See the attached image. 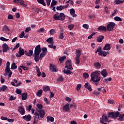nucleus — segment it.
Here are the masks:
<instances>
[{
  "mask_svg": "<svg viewBox=\"0 0 124 124\" xmlns=\"http://www.w3.org/2000/svg\"><path fill=\"white\" fill-rule=\"evenodd\" d=\"M99 75H100V71L95 70V72L91 73V80L94 83L100 82L101 78L99 77Z\"/></svg>",
  "mask_w": 124,
  "mask_h": 124,
  "instance_id": "1",
  "label": "nucleus"
},
{
  "mask_svg": "<svg viewBox=\"0 0 124 124\" xmlns=\"http://www.w3.org/2000/svg\"><path fill=\"white\" fill-rule=\"evenodd\" d=\"M53 17L54 20L62 21H64L65 19V15L63 13H60V15H59L58 12H57V14L53 15Z\"/></svg>",
  "mask_w": 124,
  "mask_h": 124,
  "instance_id": "2",
  "label": "nucleus"
},
{
  "mask_svg": "<svg viewBox=\"0 0 124 124\" xmlns=\"http://www.w3.org/2000/svg\"><path fill=\"white\" fill-rule=\"evenodd\" d=\"M108 118H111L116 119L118 118V112L117 111L115 112H108Z\"/></svg>",
  "mask_w": 124,
  "mask_h": 124,
  "instance_id": "3",
  "label": "nucleus"
},
{
  "mask_svg": "<svg viewBox=\"0 0 124 124\" xmlns=\"http://www.w3.org/2000/svg\"><path fill=\"white\" fill-rule=\"evenodd\" d=\"M116 24L114 22H111L107 26V30L108 31H112L114 30V26Z\"/></svg>",
  "mask_w": 124,
  "mask_h": 124,
  "instance_id": "4",
  "label": "nucleus"
},
{
  "mask_svg": "<svg viewBox=\"0 0 124 124\" xmlns=\"http://www.w3.org/2000/svg\"><path fill=\"white\" fill-rule=\"evenodd\" d=\"M34 120L33 122V124H37L38 122V120H41V118L39 117L38 112H34V116H33Z\"/></svg>",
  "mask_w": 124,
  "mask_h": 124,
  "instance_id": "5",
  "label": "nucleus"
},
{
  "mask_svg": "<svg viewBox=\"0 0 124 124\" xmlns=\"http://www.w3.org/2000/svg\"><path fill=\"white\" fill-rule=\"evenodd\" d=\"M36 112H38L40 119H43L44 118L45 116V111L44 109H38L37 108Z\"/></svg>",
  "mask_w": 124,
  "mask_h": 124,
  "instance_id": "6",
  "label": "nucleus"
},
{
  "mask_svg": "<svg viewBox=\"0 0 124 124\" xmlns=\"http://www.w3.org/2000/svg\"><path fill=\"white\" fill-rule=\"evenodd\" d=\"M42 52V49L41 47V45H38L35 47L34 53L35 55H37L40 54Z\"/></svg>",
  "mask_w": 124,
  "mask_h": 124,
  "instance_id": "7",
  "label": "nucleus"
},
{
  "mask_svg": "<svg viewBox=\"0 0 124 124\" xmlns=\"http://www.w3.org/2000/svg\"><path fill=\"white\" fill-rule=\"evenodd\" d=\"M65 68L67 69H69L70 70H72L73 69L72 62L71 61H67L65 62Z\"/></svg>",
  "mask_w": 124,
  "mask_h": 124,
  "instance_id": "8",
  "label": "nucleus"
},
{
  "mask_svg": "<svg viewBox=\"0 0 124 124\" xmlns=\"http://www.w3.org/2000/svg\"><path fill=\"white\" fill-rule=\"evenodd\" d=\"M25 54L24 49H22L21 47H19V50L18 51V53H16V57L18 58L21 57Z\"/></svg>",
  "mask_w": 124,
  "mask_h": 124,
  "instance_id": "9",
  "label": "nucleus"
},
{
  "mask_svg": "<svg viewBox=\"0 0 124 124\" xmlns=\"http://www.w3.org/2000/svg\"><path fill=\"white\" fill-rule=\"evenodd\" d=\"M2 48L3 52H7V51L10 49V47L6 43H4L2 45Z\"/></svg>",
  "mask_w": 124,
  "mask_h": 124,
  "instance_id": "10",
  "label": "nucleus"
},
{
  "mask_svg": "<svg viewBox=\"0 0 124 124\" xmlns=\"http://www.w3.org/2000/svg\"><path fill=\"white\" fill-rule=\"evenodd\" d=\"M117 112H118V114L117 116L119 118H117V120L119 121V122H124V114H121L120 112L117 111Z\"/></svg>",
  "mask_w": 124,
  "mask_h": 124,
  "instance_id": "11",
  "label": "nucleus"
},
{
  "mask_svg": "<svg viewBox=\"0 0 124 124\" xmlns=\"http://www.w3.org/2000/svg\"><path fill=\"white\" fill-rule=\"evenodd\" d=\"M18 111L19 112L20 114L22 115H24L25 112V108L22 106H18Z\"/></svg>",
  "mask_w": 124,
  "mask_h": 124,
  "instance_id": "12",
  "label": "nucleus"
},
{
  "mask_svg": "<svg viewBox=\"0 0 124 124\" xmlns=\"http://www.w3.org/2000/svg\"><path fill=\"white\" fill-rule=\"evenodd\" d=\"M14 2L16 4H19L23 7H26L27 5L24 3L23 0H14Z\"/></svg>",
  "mask_w": 124,
  "mask_h": 124,
  "instance_id": "13",
  "label": "nucleus"
},
{
  "mask_svg": "<svg viewBox=\"0 0 124 124\" xmlns=\"http://www.w3.org/2000/svg\"><path fill=\"white\" fill-rule=\"evenodd\" d=\"M22 119L26 120L27 122H30L31 119V114H28V115H25L22 117Z\"/></svg>",
  "mask_w": 124,
  "mask_h": 124,
  "instance_id": "14",
  "label": "nucleus"
},
{
  "mask_svg": "<svg viewBox=\"0 0 124 124\" xmlns=\"http://www.w3.org/2000/svg\"><path fill=\"white\" fill-rule=\"evenodd\" d=\"M108 51H100L99 53H98V55L99 56H103L104 57H106L107 56V54H108Z\"/></svg>",
  "mask_w": 124,
  "mask_h": 124,
  "instance_id": "15",
  "label": "nucleus"
},
{
  "mask_svg": "<svg viewBox=\"0 0 124 124\" xmlns=\"http://www.w3.org/2000/svg\"><path fill=\"white\" fill-rule=\"evenodd\" d=\"M103 49L106 51H109L111 49V46L110 44H106L105 46L103 47Z\"/></svg>",
  "mask_w": 124,
  "mask_h": 124,
  "instance_id": "16",
  "label": "nucleus"
},
{
  "mask_svg": "<svg viewBox=\"0 0 124 124\" xmlns=\"http://www.w3.org/2000/svg\"><path fill=\"white\" fill-rule=\"evenodd\" d=\"M70 13L71 14V16H72L73 17H76L77 16V15L75 14L76 11L74 8H71L70 10Z\"/></svg>",
  "mask_w": 124,
  "mask_h": 124,
  "instance_id": "17",
  "label": "nucleus"
},
{
  "mask_svg": "<svg viewBox=\"0 0 124 124\" xmlns=\"http://www.w3.org/2000/svg\"><path fill=\"white\" fill-rule=\"evenodd\" d=\"M69 106H70L69 104L67 103L65 105L63 106V109L65 111H69L70 110Z\"/></svg>",
  "mask_w": 124,
  "mask_h": 124,
  "instance_id": "18",
  "label": "nucleus"
},
{
  "mask_svg": "<svg viewBox=\"0 0 124 124\" xmlns=\"http://www.w3.org/2000/svg\"><path fill=\"white\" fill-rule=\"evenodd\" d=\"M101 75L104 77V78H106V77L108 76V73L106 69H103L102 70V72L101 73Z\"/></svg>",
  "mask_w": 124,
  "mask_h": 124,
  "instance_id": "19",
  "label": "nucleus"
},
{
  "mask_svg": "<svg viewBox=\"0 0 124 124\" xmlns=\"http://www.w3.org/2000/svg\"><path fill=\"white\" fill-rule=\"evenodd\" d=\"M84 87L90 91H92V89L91 88V86L90 85V83L89 82H87L84 85Z\"/></svg>",
  "mask_w": 124,
  "mask_h": 124,
  "instance_id": "20",
  "label": "nucleus"
},
{
  "mask_svg": "<svg viewBox=\"0 0 124 124\" xmlns=\"http://www.w3.org/2000/svg\"><path fill=\"white\" fill-rule=\"evenodd\" d=\"M103 39H104V35H99L97 37V38L96 39V41H97V42H102L103 41Z\"/></svg>",
  "mask_w": 124,
  "mask_h": 124,
  "instance_id": "21",
  "label": "nucleus"
},
{
  "mask_svg": "<svg viewBox=\"0 0 124 124\" xmlns=\"http://www.w3.org/2000/svg\"><path fill=\"white\" fill-rule=\"evenodd\" d=\"M98 30L99 31H107V28L106 27L103 26H100L98 27Z\"/></svg>",
  "mask_w": 124,
  "mask_h": 124,
  "instance_id": "22",
  "label": "nucleus"
},
{
  "mask_svg": "<svg viewBox=\"0 0 124 124\" xmlns=\"http://www.w3.org/2000/svg\"><path fill=\"white\" fill-rule=\"evenodd\" d=\"M56 66L52 64H50V70H52L53 72H56L57 71L56 70Z\"/></svg>",
  "mask_w": 124,
  "mask_h": 124,
  "instance_id": "23",
  "label": "nucleus"
},
{
  "mask_svg": "<svg viewBox=\"0 0 124 124\" xmlns=\"http://www.w3.org/2000/svg\"><path fill=\"white\" fill-rule=\"evenodd\" d=\"M5 91H8L7 86L6 85L2 86V87H0V92H5Z\"/></svg>",
  "mask_w": 124,
  "mask_h": 124,
  "instance_id": "24",
  "label": "nucleus"
},
{
  "mask_svg": "<svg viewBox=\"0 0 124 124\" xmlns=\"http://www.w3.org/2000/svg\"><path fill=\"white\" fill-rule=\"evenodd\" d=\"M103 118H104L105 122L109 123V122H111V120H108V116L105 114H103Z\"/></svg>",
  "mask_w": 124,
  "mask_h": 124,
  "instance_id": "25",
  "label": "nucleus"
},
{
  "mask_svg": "<svg viewBox=\"0 0 124 124\" xmlns=\"http://www.w3.org/2000/svg\"><path fill=\"white\" fill-rule=\"evenodd\" d=\"M28 94L27 93H24L22 94V100H27Z\"/></svg>",
  "mask_w": 124,
  "mask_h": 124,
  "instance_id": "26",
  "label": "nucleus"
},
{
  "mask_svg": "<svg viewBox=\"0 0 124 124\" xmlns=\"http://www.w3.org/2000/svg\"><path fill=\"white\" fill-rule=\"evenodd\" d=\"M39 55L40 54H38V55H35V53H34L33 55V57H34V61L36 62H38L39 61V60H40L39 59Z\"/></svg>",
  "mask_w": 124,
  "mask_h": 124,
  "instance_id": "27",
  "label": "nucleus"
},
{
  "mask_svg": "<svg viewBox=\"0 0 124 124\" xmlns=\"http://www.w3.org/2000/svg\"><path fill=\"white\" fill-rule=\"evenodd\" d=\"M94 65L95 67L97 69H99L101 68V64L99 62H95L94 63Z\"/></svg>",
  "mask_w": 124,
  "mask_h": 124,
  "instance_id": "28",
  "label": "nucleus"
},
{
  "mask_svg": "<svg viewBox=\"0 0 124 124\" xmlns=\"http://www.w3.org/2000/svg\"><path fill=\"white\" fill-rule=\"evenodd\" d=\"M2 31H6V32H8V31H10V30L9 29V28L7 27V25H4L3 28H2Z\"/></svg>",
  "mask_w": 124,
  "mask_h": 124,
  "instance_id": "29",
  "label": "nucleus"
},
{
  "mask_svg": "<svg viewBox=\"0 0 124 124\" xmlns=\"http://www.w3.org/2000/svg\"><path fill=\"white\" fill-rule=\"evenodd\" d=\"M64 73L67 75H71V73H73L72 72H71L70 70L67 69V70H64Z\"/></svg>",
  "mask_w": 124,
  "mask_h": 124,
  "instance_id": "30",
  "label": "nucleus"
},
{
  "mask_svg": "<svg viewBox=\"0 0 124 124\" xmlns=\"http://www.w3.org/2000/svg\"><path fill=\"white\" fill-rule=\"evenodd\" d=\"M42 93H43L42 90V89L39 90L36 93V95L39 96V97H41V96H42Z\"/></svg>",
  "mask_w": 124,
  "mask_h": 124,
  "instance_id": "31",
  "label": "nucleus"
},
{
  "mask_svg": "<svg viewBox=\"0 0 124 124\" xmlns=\"http://www.w3.org/2000/svg\"><path fill=\"white\" fill-rule=\"evenodd\" d=\"M37 1L39 4H41L44 5V6H46V4L45 1H44V0H37Z\"/></svg>",
  "mask_w": 124,
  "mask_h": 124,
  "instance_id": "32",
  "label": "nucleus"
},
{
  "mask_svg": "<svg viewBox=\"0 0 124 124\" xmlns=\"http://www.w3.org/2000/svg\"><path fill=\"white\" fill-rule=\"evenodd\" d=\"M47 121H50L51 122H53L54 121V118L53 117L47 116L46 117Z\"/></svg>",
  "mask_w": 124,
  "mask_h": 124,
  "instance_id": "33",
  "label": "nucleus"
},
{
  "mask_svg": "<svg viewBox=\"0 0 124 124\" xmlns=\"http://www.w3.org/2000/svg\"><path fill=\"white\" fill-rule=\"evenodd\" d=\"M58 3V1H56V0H52L50 6L53 7V6H55Z\"/></svg>",
  "mask_w": 124,
  "mask_h": 124,
  "instance_id": "34",
  "label": "nucleus"
},
{
  "mask_svg": "<svg viewBox=\"0 0 124 124\" xmlns=\"http://www.w3.org/2000/svg\"><path fill=\"white\" fill-rule=\"evenodd\" d=\"M56 9L57 11H62L63 9H64V6L60 5L57 7Z\"/></svg>",
  "mask_w": 124,
  "mask_h": 124,
  "instance_id": "35",
  "label": "nucleus"
},
{
  "mask_svg": "<svg viewBox=\"0 0 124 124\" xmlns=\"http://www.w3.org/2000/svg\"><path fill=\"white\" fill-rule=\"evenodd\" d=\"M43 90L44 92H46L50 90V88L48 86H44L43 87Z\"/></svg>",
  "mask_w": 124,
  "mask_h": 124,
  "instance_id": "36",
  "label": "nucleus"
},
{
  "mask_svg": "<svg viewBox=\"0 0 124 124\" xmlns=\"http://www.w3.org/2000/svg\"><path fill=\"white\" fill-rule=\"evenodd\" d=\"M42 51L43 52L42 53H44V54H46L47 52V49L46 48V47H43L42 49Z\"/></svg>",
  "mask_w": 124,
  "mask_h": 124,
  "instance_id": "37",
  "label": "nucleus"
},
{
  "mask_svg": "<svg viewBox=\"0 0 124 124\" xmlns=\"http://www.w3.org/2000/svg\"><path fill=\"white\" fill-rule=\"evenodd\" d=\"M17 68V66L16 65L15 62H13L11 66L12 69H16Z\"/></svg>",
  "mask_w": 124,
  "mask_h": 124,
  "instance_id": "38",
  "label": "nucleus"
},
{
  "mask_svg": "<svg viewBox=\"0 0 124 124\" xmlns=\"http://www.w3.org/2000/svg\"><path fill=\"white\" fill-rule=\"evenodd\" d=\"M80 56H81V51L80 50V49H78L77 51L76 57L80 58Z\"/></svg>",
  "mask_w": 124,
  "mask_h": 124,
  "instance_id": "39",
  "label": "nucleus"
},
{
  "mask_svg": "<svg viewBox=\"0 0 124 124\" xmlns=\"http://www.w3.org/2000/svg\"><path fill=\"white\" fill-rule=\"evenodd\" d=\"M36 107L39 110H42L43 106L42 104H37Z\"/></svg>",
  "mask_w": 124,
  "mask_h": 124,
  "instance_id": "40",
  "label": "nucleus"
},
{
  "mask_svg": "<svg viewBox=\"0 0 124 124\" xmlns=\"http://www.w3.org/2000/svg\"><path fill=\"white\" fill-rule=\"evenodd\" d=\"M16 93L19 95L22 94V90L18 89H16Z\"/></svg>",
  "mask_w": 124,
  "mask_h": 124,
  "instance_id": "41",
  "label": "nucleus"
},
{
  "mask_svg": "<svg viewBox=\"0 0 124 124\" xmlns=\"http://www.w3.org/2000/svg\"><path fill=\"white\" fill-rule=\"evenodd\" d=\"M46 54L42 52L40 53V57H39V59L40 60H42V59L46 56Z\"/></svg>",
  "mask_w": 124,
  "mask_h": 124,
  "instance_id": "42",
  "label": "nucleus"
},
{
  "mask_svg": "<svg viewBox=\"0 0 124 124\" xmlns=\"http://www.w3.org/2000/svg\"><path fill=\"white\" fill-rule=\"evenodd\" d=\"M54 44V42H52L50 45H49L48 46L49 47H50V48H53L54 49H56V46H53Z\"/></svg>",
  "mask_w": 124,
  "mask_h": 124,
  "instance_id": "43",
  "label": "nucleus"
},
{
  "mask_svg": "<svg viewBox=\"0 0 124 124\" xmlns=\"http://www.w3.org/2000/svg\"><path fill=\"white\" fill-rule=\"evenodd\" d=\"M46 42L49 44H52L53 42V38L50 37L46 39Z\"/></svg>",
  "mask_w": 124,
  "mask_h": 124,
  "instance_id": "44",
  "label": "nucleus"
},
{
  "mask_svg": "<svg viewBox=\"0 0 124 124\" xmlns=\"http://www.w3.org/2000/svg\"><path fill=\"white\" fill-rule=\"evenodd\" d=\"M64 33L62 32H60V34L59 36V38H60V39L63 40L64 38V36H63Z\"/></svg>",
  "mask_w": 124,
  "mask_h": 124,
  "instance_id": "45",
  "label": "nucleus"
},
{
  "mask_svg": "<svg viewBox=\"0 0 124 124\" xmlns=\"http://www.w3.org/2000/svg\"><path fill=\"white\" fill-rule=\"evenodd\" d=\"M45 31V29L44 28H40L39 30H37L38 33H42Z\"/></svg>",
  "mask_w": 124,
  "mask_h": 124,
  "instance_id": "46",
  "label": "nucleus"
},
{
  "mask_svg": "<svg viewBox=\"0 0 124 124\" xmlns=\"http://www.w3.org/2000/svg\"><path fill=\"white\" fill-rule=\"evenodd\" d=\"M66 59V56H63L62 57H61L59 59V61H60V62H62L63 61H64L65 59Z\"/></svg>",
  "mask_w": 124,
  "mask_h": 124,
  "instance_id": "47",
  "label": "nucleus"
},
{
  "mask_svg": "<svg viewBox=\"0 0 124 124\" xmlns=\"http://www.w3.org/2000/svg\"><path fill=\"white\" fill-rule=\"evenodd\" d=\"M74 25L73 24H70L69 26H68V28L70 30H73L74 28Z\"/></svg>",
  "mask_w": 124,
  "mask_h": 124,
  "instance_id": "48",
  "label": "nucleus"
},
{
  "mask_svg": "<svg viewBox=\"0 0 124 124\" xmlns=\"http://www.w3.org/2000/svg\"><path fill=\"white\" fill-rule=\"evenodd\" d=\"M82 27H83V28H84L86 30H88L89 28V26L87 24H83Z\"/></svg>",
  "mask_w": 124,
  "mask_h": 124,
  "instance_id": "49",
  "label": "nucleus"
},
{
  "mask_svg": "<svg viewBox=\"0 0 124 124\" xmlns=\"http://www.w3.org/2000/svg\"><path fill=\"white\" fill-rule=\"evenodd\" d=\"M114 20L115 21H122V19L121 18V17H118V16H116V17H115L114 18Z\"/></svg>",
  "mask_w": 124,
  "mask_h": 124,
  "instance_id": "50",
  "label": "nucleus"
},
{
  "mask_svg": "<svg viewBox=\"0 0 124 124\" xmlns=\"http://www.w3.org/2000/svg\"><path fill=\"white\" fill-rule=\"evenodd\" d=\"M115 4L117 5L122 4V1L121 0H115Z\"/></svg>",
  "mask_w": 124,
  "mask_h": 124,
  "instance_id": "51",
  "label": "nucleus"
},
{
  "mask_svg": "<svg viewBox=\"0 0 124 124\" xmlns=\"http://www.w3.org/2000/svg\"><path fill=\"white\" fill-rule=\"evenodd\" d=\"M102 47L101 46H98V48L97 49V50L95 51V53H97V52L99 53L100 51H101L102 50Z\"/></svg>",
  "mask_w": 124,
  "mask_h": 124,
  "instance_id": "52",
  "label": "nucleus"
},
{
  "mask_svg": "<svg viewBox=\"0 0 124 124\" xmlns=\"http://www.w3.org/2000/svg\"><path fill=\"white\" fill-rule=\"evenodd\" d=\"M0 40H1V41H4V42H5V41H8L9 40V39H6V38H4V37H0Z\"/></svg>",
  "mask_w": 124,
  "mask_h": 124,
  "instance_id": "53",
  "label": "nucleus"
},
{
  "mask_svg": "<svg viewBox=\"0 0 124 124\" xmlns=\"http://www.w3.org/2000/svg\"><path fill=\"white\" fill-rule=\"evenodd\" d=\"M83 76L85 78H88L89 77V75L87 73H84Z\"/></svg>",
  "mask_w": 124,
  "mask_h": 124,
  "instance_id": "54",
  "label": "nucleus"
},
{
  "mask_svg": "<svg viewBox=\"0 0 124 124\" xmlns=\"http://www.w3.org/2000/svg\"><path fill=\"white\" fill-rule=\"evenodd\" d=\"M16 99V97H14L13 96V95H11L10 96V97L9 98V101H13V100H15Z\"/></svg>",
  "mask_w": 124,
  "mask_h": 124,
  "instance_id": "55",
  "label": "nucleus"
},
{
  "mask_svg": "<svg viewBox=\"0 0 124 124\" xmlns=\"http://www.w3.org/2000/svg\"><path fill=\"white\" fill-rule=\"evenodd\" d=\"M63 78L62 76H60L59 78H58V82H63Z\"/></svg>",
  "mask_w": 124,
  "mask_h": 124,
  "instance_id": "56",
  "label": "nucleus"
},
{
  "mask_svg": "<svg viewBox=\"0 0 124 124\" xmlns=\"http://www.w3.org/2000/svg\"><path fill=\"white\" fill-rule=\"evenodd\" d=\"M76 61L77 64V65L79 64V63H80V58L76 57Z\"/></svg>",
  "mask_w": 124,
  "mask_h": 124,
  "instance_id": "57",
  "label": "nucleus"
},
{
  "mask_svg": "<svg viewBox=\"0 0 124 124\" xmlns=\"http://www.w3.org/2000/svg\"><path fill=\"white\" fill-rule=\"evenodd\" d=\"M49 32H50V34H51L52 35L53 34H54L56 33V31H55V30L52 29V30H50V31H49Z\"/></svg>",
  "mask_w": 124,
  "mask_h": 124,
  "instance_id": "58",
  "label": "nucleus"
},
{
  "mask_svg": "<svg viewBox=\"0 0 124 124\" xmlns=\"http://www.w3.org/2000/svg\"><path fill=\"white\" fill-rule=\"evenodd\" d=\"M25 35V32L24 31H22L21 33L19 34V38H23Z\"/></svg>",
  "mask_w": 124,
  "mask_h": 124,
  "instance_id": "59",
  "label": "nucleus"
},
{
  "mask_svg": "<svg viewBox=\"0 0 124 124\" xmlns=\"http://www.w3.org/2000/svg\"><path fill=\"white\" fill-rule=\"evenodd\" d=\"M20 67H21L24 71L29 70L28 67H26V66H20Z\"/></svg>",
  "mask_w": 124,
  "mask_h": 124,
  "instance_id": "60",
  "label": "nucleus"
},
{
  "mask_svg": "<svg viewBox=\"0 0 124 124\" xmlns=\"http://www.w3.org/2000/svg\"><path fill=\"white\" fill-rule=\"evenodd\" d=\"M46 5L49 6L51 3V0H46Z\"/></svg>",
  "mask_w": 124,
  "mask_h": 124,
  "instance_id": "61",
  "label": "nucleus"
},
{
  "mask_svg": "<svg viewBox=\"0 0 124 124\" xmlns=\"http://www.w3.org/2000/svg\"><path fill=\"white\" fill-rule=\"evenodd\" d=\"M28 53H29V57H31V56L33 54V51L31 50H29Z\"/></svg>",
  "mask_w": 124,
  "mask_h": 124,
  "instance_id": "62",
  "label": "nucleus"
},
{
  "mask_svg": "<svg viewBox=\"0 0 124 124\" xmlns=\"http://www.w3.org/2000/svg\"><path fill=\"white\" fill-rule=\"evenodd\" d=\"M81 88V85L80 84H78V86H77V90L79 91Z\"/></svg>",
  "mask_w": 124,
  "mask_h": 124,
  "instance_id": "63",
  "label": "nucleus"
},
{
  "mask_svg": "<svg viewBox=\"0 0 124 124\" xmlns=\"http://www.w3.org/2000/svg\"><path fill=\"white\" fill-rule=\"evenodd\" d=\"M5 72L8 73H9L10 72H11V70L10 69V67H6V68L5 69Z\"/></svg>",
  "mask_w": 124,
  "mask_h": 124,
  "instance_id": "64",
  "label": "nucleus"
}]
</instances>
